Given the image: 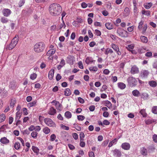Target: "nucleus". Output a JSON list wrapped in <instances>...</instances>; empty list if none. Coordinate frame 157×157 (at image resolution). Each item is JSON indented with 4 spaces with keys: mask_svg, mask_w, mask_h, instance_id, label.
Returning a JSON list of instances; mask_svg holds the SVG:
<instances>
[{
    "mask_svg": "<svg viewBox=\"0 0 157 157\" xmlns=\"http://www.w3.org/2000/svg\"><path fill=\"white\" fill-rule=\"evenodd\" d=\"M6 119V115L4 114H2L0 115V122L4 121Z\"/></svg>",
    "mask_w": 157,
    "mask_h": 157,
    "instance_id": "35",
    "label": "nucleus"
},
{
    "mask_svg": "<svg viewBox=\"0 0 157 157\" xmlns=\"http://www.w3.org/2000/svg\"><path fill=\"white\" fill-rule=\"evenodd\" d=\"M16 103V99L15 98H12L11 99L10 106L11 107L13 108Z\"/></svg>",
    "mask_w": 157,
    "mask_h": 157,
    "instance_id": "23",
    "label": "nucleus"
},
{
    "mask_svg": "<svg viewBox=\"0 0 157 157\" xmlns=\"http://www.w3.org/2000/svg\"><path fill=\"white\" fill-rule=\"evenodd\" d=\"M44 122L48 126L50 127H56V125L52 120L49 118H46L44 119Z\"/></svg>",
    "mask_w": 157,
    "mask_h": 157,
    "instance_id": "4",
    "label": "nucleus"
},
{
    "mask_svg": "<svg viewBox=\"0 0 157 157\" xmlns=\"http://www.w3.org/2000/svg\"><path fill=\"white\" fill-rule=\"evenodd\" d=\"M25 3V1L24 0H21L19 2L18 5L19 7H21L23 6Z\"/></svg>",
    "mask_w": 157,
    "mask_h": 157,
    "instance_id": "52",
    "label": "nucleus"
},
{
    "mask_svg": "<svg viewBox=\"0 0 157 157\" xmlns=\"http://www.w3.org/2000/svg\"><path fill=\"white\" fill-rule=\"evenodd\" d=\"M18 36L16 35L15 37H14V38L12 40L11 43H12L15 47L17 44L18 42Z\"/></svg>",
    "mask_w": 157,
    "mask_h": 157,
    "instance_id": "13",
    "label": "nucleus"
},
{
    "mask_svg": "<svg viewBox=\"0 0 157 157\" xmlns=\"http://www.w3.org/2000/svg\"><path fill=\"white\" fill-rule=\"evenodd\" d=\"M89 70L90 71H96L98 69V68L96 66L90 67L89 68Z\"/></svg>",
    "mask_w": 157,
    "mask_h": 157,
    "instance_id": "44",
    "label": "nucleus"
},
{
    "mask_svg": "<svg viewBox=\"0 0 157 157\" xmlns=\"http://www.w3.org/2000/svg\"><path fill=\"white\" fill-rule=\"evenodd\" d=\"M74 128L76 129V130L78 131H80L81 130V127L78 126L77 124H74Z\"/></svg>",
    "mask_w": 157,
    "mask_h": 157,
    "instance_id": "47",
    "label": "nucleus"
},
{
    "mask_svg": "<svg viewBox=\"0 0 157 157\" xmlns=\"http://www.w3.org/2000/svg\"><path fill=\"white\" fill-rule=\"evenodd\" d=\"M1 21L3 24L7 23L9 21V20L7 18L3 17H1L0 19Z\"/></svg>",
    "mask_w": 157,
    "mask_h": 157,
    "instance_id": "26",
    "label": "nucleus"
},
{
    "mask_svg": "<svg viewBox=\"0 0 157 157\" xmlns=\"http://www.w3.org/2000/svg\"><path fill=\"white\" fill-rule=\"evenodd\" d=\"M152 111L155 114H157V106H154L152 108Z\"/></svg>",
    "mask_w": 157,
    "mask_h": 157,
    "instance_id": "46",
    "label": "nucleus"
},
{
    "mask_svg": "<svg viewBox=\"0 0 157 157\" xmlns=\"http://www.w3.org/2000/svg\"><path fill=\"white\" fill-rule=\"evenodd\" d=\"M49 10L51 15L56 16L59 15L61 13L62 10V8L59 4L53 3L50 5Z\"/></svg>",
    "mask_w": 157,
    "mask_h": 157,
    "instance_id": "1",
    "label": "nucleus"
},
{
    "mask_svg": "<svg viewBox=\"0 0 157 157\" xmlns=\"http://www.w3.org/2000/svg\"><path fill=\"white\" fill-rule=\"evenodd\" d=\"M148 94L146 93H143L142 94L141 98L144 100H146L148 97Z\"/></svg>",
    "mask_w": 157,
    "mask_h": 157,
    "instance_id": "38",
    "label": "nucleus"
},
{
    "mask_svg": "<svg viewBox=\"0 0 157 157\" xmlns=\"http://www.w3.org/2000/svg\"><path fill=\"white\" fill-rule=\"evenodd\" d=\"M54 70L53 69H52L49 72L48 77L49 79L52 80L54 76Z\"/></svg>",
    "mask_w": 157,
    "mask_h": 157,
    "instance_id": "16",
    "label": "nucleus"
},
{
    "mask_svg": "<svg viewBox=\"0 0 157 157\" xmlns=\"http://www.w3.org/2000/svg\"><path fill=\"white\" fill-rule=\"evenodd\" d=\"M72 136L73 138L75 140H76L78 138V135L77 134L75 133H73Z\"/></svg>",
    "mask_w": 157,
    "mask_h": 157,
    "instance_id": "62",
    "label": "nucleus"
},
{
    "mask_svg": "<svg viewBox=\"0 0 157 157\" xmlns=\"http://www.w3.org/2000/svg\"><path fill=\"white\" fill-rule=\"evenodd\" d=\"M105 26L107 29L110 30L113 28V25L111 23H107L105 24Z\"/></svg>",
    "mask_w": 157,
    "mask_h": 157,
    "instance_id": "21",
    "label": "nucleus"
},
{
    "mask_svg": "<svg viewBox=\"0 0 157 157\" xmlns=\"http://www.w3.org/2000/svg\"><path fill=\"white\" fill-rule=\"evenodd\" d=\"M3 14L5 17H7L10 16L11 13V11L10 10L8 9H4L2 10Z\"/></svg>",
    "mask_w": 157,
    "mask_h": 157,
    "instance_id": "8",
    "label": "nucleus"
},
{
    "mask_svg": "<svg viewBox=\"0 0 157 157\" xmlns=\"http://www.w3.org/2000/svg\"><path fill=\"white\" fill-rule=\"evenodd\" d=\"M56 52V50L55 49H51L47 52V55L48 56H50L54 54Z\"/></svg>",
    "mask_w": 157,
    "mask_h": 157,
    "instance_id": "19",
    "label": "nucleus"
},
{
    "mask_svg": "<svg viewBox=\"0 0 157 157\" xmlns=\"http://www.w3.org/2000/svg\"><path fill=\"white\" fill-rule=\"evenodd\" d=\"M78 100L79 102L83 104L84 102V100L81 97H78Z\"/></svg>",
    "mask_w": 157,
    "mask_h": 157,
    "instance_id": "64",
    "label": "nucleus"
},
{
    "mask_svg": "<svg viewBox=\"0 0 157 157\" xmlns=\"http://www.w3.org/2000/svg\"><path fill=\"white\" fill-rule=\"evenodd\" d=\"M132 95L135 97H138L140 96V92L137 90H135L132 91Z\"/></svg>",
    "mask_w": 157,
    "mask_h": 157,
    "instance_id": "18",
    "label": "nucleus"
},
{
    "mask_svg": "<svg viewBox=\"0 0 157 157\" xmlns=\"http://www.w3.org/2000/svg\"><path fill=\"white\" fill-rule=\"evenodd\" d=\"M149 74L148 71L147 70H143L141 74V76L143 78H145L147 77Z\"/></svg>",
    "mask_w": 157,
    "mask_h": 157,
    "instance_id": "17",
    "label": "nucleus"
},
{
    "mask_svg": "<svg viewBox=\"0 0 157 157\" xmlns=\"http://www.w3.org/2000/svg\"><path fill=\"white\" fill-rule=\"evenodd\" d=\"M56 110L53 107H51L48 110V113L50 115H54L56 113Z\"/></svg>",
    "mask_w": 157,
    "mask_h": 157,
    "instance_id": "12",
    "label": "nucleus"
},
{
    "mask_svg": "<svg viewBox=\"0 0 157 157\" xmlns=\"http://www.w3.org/2000/svg\"><path fill=\"white\" fill-rule=\"evenodd\" d=\"M112 48L116 52L119 49L118 47L115 44H112Z\"/></svg>",
    "mask_w": 157,
    "mask_h": 157,
    "instance_id": "42",
    "label": "nucleus"
},
{
    "mask_svg": "<svg viewBox=\"0 0 157 157\" xmlns=\"http://www.w3.org/2000/svg\"><path fill=\"white\" fill-rule=\"evenodd\" d=\"M147 25L146 24H145L144 25V26L143 27V29H142V33L144 34L146 32L147 29Z\"/></svg>",
    "mask_w": 157,
    "mask_h": 157,
    "instance_id": "50",
    "label": "nucleus"
},
{
    "mask_svg": "<svg viewBox=\"0 0 157 157\" xmlns=\"http://www.w3.org/2000/svg\"><path fill=\"white\" fill-rule=\"evenodd\" d=\"M55 106H56V109L59 111H60L62 109V108L61 107V105L59 103V102L57 101L56 102V103L54 104Z\"/></svg>",
    "mask_w": 157,
    "mask_h": 157,
    "instance_id": "25",
    "label": "nucleus"
},
{
    "mask_svg": "<svg viewBox=\"0 0 157 157\" xmlns=\"http://www.w3.org/2000/svg\"><path fill=\"white\" fill-rule=\"evenodd\" d=\"M0 142L4 144H6L9 143V140L6 137L1 138L0 140Z\"/></svg>",
    "mask_w": 157,
    "mask_h": 157,
    "instance_id": "15",
    "label": "nucleus"
},
{
    "mask_svg": "<svg viewBox=\"0 0 157 157\" xmlns=\"http://www.w3.org/2000/svg\"><path fill=\"white\" fill-rule=\"evenodd\" d=\"M61 127L63 129L66 130H68L69 128V127L66 126L63 124H61Z\"/></svg>",
    "mask_w": 157,
    "mask_h": 157,
    "instance_id": "57",
    "label": "nucleus"
},
{
    "mask_svg": "<svg viewBox=\"0 0 157 157\" xmlns=\"http://www.w3.org/2000/svg\"><path fill=\"white\" fill-rule=\"evenodd\" d=\"M143 22L142 21H141L139 23V25L138 26V29H140L141 30L142 28V26L143 25Z\"/></svg>",
    "mask_w": 157,
    "mask_h": 157,
    "instance_id": "59",
    "label": "nucleus"
},
{
    "mask_svg": "<svg viewBox=\"0 0 157 157\" xmlns=\"http://www.w3.org/2000/svg\"><path fill=\"white\" fill-rule=\"evenodd\" d=\"M21 116V113L20 112H17L16 113L15 120L19 119Z\"/></svg>",
    "mask_w": 157,
    "mask_h": 157,
    "instance_id": "43",
    "label": "nucleus"
},
{
    "mask_svg": "<svg viewBox=\"0 0 157 157\" xmlns=\"http://www.w3.org/2000/svg\"><path fill=\"white\" fill-rule=\"evenodd\" d=\"M122 148L125 150H128L130 147V145L128 143H124L121 145Z\"/></svg>",
    "mask_w": 157,
    "mask_h": 157,
    "instance_id": "9",
    "label": "nucleus"
},
{
    "mask_svg": "<svg viewBox=\"0 0 157 157\" xmlns=\"http://www.w3.org/2000/svg\"><path fill=\"white\" fill-rule=\"evenodd\" d=\"M140 39L141 41L143 43H146L148 41L147 38L144 36H140Z\"/></svg>",
    "mask_w": 157,
    "mask_h": 157,
    "instance_id": "22",
    "label": "nucleus"
},
{
    "mask_svg": "<svg viewBox=\"0 0 157 157\" xmlns=\"http://www.w3.org/2000/svg\"><path fill=\"white\" fill-rule=\"evenodd\" d=\"M139 72V68L136 66H134L131 68V73L132 74H137Z\"/></svg>",
    "mask_w": 157,
    "mask_h": 157,
    "instance_id": "10",
    "label": "nucleus"
},
{
    "mask_svg": "<svg viewBox=\"0 0 157 157\" xmlns=\"http://www.w3.org/2000/svg\"><path fill=\"white\" fill-rule=\"evenodd\" d=\"M118 87L121 89H124L126 87V85L123 82H118L117 83Z\"/></svg>",
    "mask_w": 157,
    "mask_h": 157,
    "instance_id": "24",
    "label": "nucleus"
},
{
    "mask_svg": "<svg viewBox=\"0 0 157 157\" xmlns=\"http://www.w3.org/2000/svg\"><path fill=\"white\" fill-rule=\"evenodd\" d=\"M56 136L55 134H52L50 136V140L51 141H53L55 140Z\"/></svg>",
    "mask_w": 157,
    "mask_h": 157,
    "instance_id": "51",
    "label": "nucleus"
},
{
    "mask_svg": "<svg viewBox=\"0 0 157 157\" xmlns=\"http://www.w3.org/2000/svg\"><path fill=\"white\" fill-rule=\"evenodd\" d=\"M45 48V45L43 42H38L36 43L34 46V51L36 53L42 52Z\"/></svg>",
    "mask_w": 157,
    "mask_h": 157,
    "instance_id": "2",
    "label": "nucleus"
},
{
    "mask_svg": "<svg viewBox=\"0 0 157 157\" xmlns=\"http://www.w3.org/2000/svg\"><path fill=\"white\" fill-rule=\"evenodd\" d=\"M95 34L97 36H100L101 35V32L98 29H96L95 30Z\"/></svg>",
    "mask_w": 157,
    "mask_h": 157,
    "instance_id": "58",
    "label": "nucleus"
},
{
    "mask_svg": "<svg viewBox=\"0 0 157 157\" xmlns=\"http://www.w3.org/2000/svg\"><path fill=\"white\" fill-rule=\"evenodd\" d=\"M154 122L155 121L153 120L148 119L145 121V123L147 124H149Z\"/></svg>",
    "mask_w": 157,
    "mask_h": 157,
    "instance_id": "49",
    "label": "nucleus"
},
{
    "mask_svg": "<svg viewBox=\"0 0 157 157\" xmlns=\"http://www.w3.org/2000/svg\"><path fill=\"white\" fill-rule=\"evenodd\" d=\"M36 74L35 73H33L31 74L30 76V78L31 79L34 80L36 77Z\"/></svg>",
    "mask_w": 157,
    "mask_h": 157,
    "instance_id": "55",
    "label": "nucleus"
},
{
    "mask_svg": "<svg viewBox=\"0 0 157 157\" xmlns=\"http://www.w3.org/2000/svg\"><path fill=\"white\" fill-rule=\"evenodd\" d=\"M113 52V50L109 48H107L105 52V54L106 55H108L109 53L112 54Z\"/></svg>",
    "mask_w": 157,
    "mask_h": 157,
    "instance_id": "37",
    "label": "nucleus"
},
{
    "mask_svg": "<svg viewBox=\"0 0 157 157\" xmlns=\"http://www.w3.org/2000/svg\"><path fill=\"white\" fill-rule=\"evenodd\" d=\"M127 81L129 86L131 87L136 86L137 84V81L134 78L130 77L127 78Z\"/></svg>",
    "mask_w": 157,
    "mask_h": 157,
    "instance_id": "3",
    "label": "nucleus"
},
{
    "mask_svg": "<svg viewBox=\"0 0 157 157\" xmlns=\"http://www.w3.org/2000/svg\"><path fill=\"white\" fill-rule=\"evenodd\" d=\"M91 57H87L85 60V62L86 64H89L90 63H92L94 61H95Z\"/></svg>",
    "mask_w": 157,
    "mask_h": 157,
    "instance_id": "20",
    "label": "nucleus"
},
{
    "mask_svg": "<svg viewBox=\"0 0 157 157\" xmlns=\"http://www.w3.org/2000/svg\"><path fill=\"white\" fill-rule=\"evenodd\" d=\"M71 91L69 88H66L64 91V94L66 96H69L71 94Z\"/></svg>",
    "mask_w": 157,
    "mask_h": 157,
    "instance_id": "31",
    "label": "nucleus"
},
{
    "mask_svg": "<svg viewBox=\"0 0 157 157\" xmlns=\"http://www.w3.org/2000/svg\"><path fill=\"white\" fill-rule=\"evenodd\" d=\"M106 7L108 9H112L111 7V2H106Z\"/></svg>",
    "mask_w": 157,
    "mask_h": 157,
    "instance_id": "54",
    "label": "nucleus"
},
{
    "mask_svg": "<svg viewBox=\"0 0 157 157\" xmlns=\"http://www.w3.org/2000/svg\"><path fill=\"white\" fill-rule=\"evenodd\" d=\"M113 155L114 156L117 157H120L121 154V151L118 149H115L113 151Z\"/></svg>",
    "mask_w": 157,
    "mask_h": 157,
    "instance_id": "11",
    "label": "nucleus"
},
{
    "mask_svg": "<svg viewBox=\"0 0 157 157\" xmlns=\"http://www.w3.org/2000/svg\"><path fill=\"white\" fill-rule=\"evenodd\" d=\"M65 116L67 118L69 119L71 117L72 114L69 111H67L65 113Z\"/></svg>",
    "mask_w": 157,
    "mask_h": 157,
    "instance_id": "32",
    "label": "nucleus"
},
{
    "mask_svg": "<svg viewBox=\"0 0 157 157\" xmlns=\"http://www.w3.org/2000/svg\"><path fill=\"white\" fill-rule=\"evenodd\" d=\"M140 152L143 156H146L147 155V151L144 147H142L140 149Z\"/></svg>",
    "mask_w": 157,
    "mask_h": 157,
    "instance_id": "14",
    "label": "nucleus"
},
{
    "mask_svg": "<svg viewBox=\"0 0 157 157\" xmlns=\"http://www.w3.org/2000/svg\"><path fill=\"white\" fill-rule=\"evenodd\" d=\"M78 119L79 121H83L85 119V117L82 115H78L77 116Z\"/></svg>",
    "mask_w": 157,
    "mask_h": 157,
    "instance_id": "56",
    "label": "nucleus"
},
{
    "mask_svg": "<svg viewBox=\"0 0 157 157\" xmlns=\"http://www.w3.org/2000/svg\"><path fill=\"white\" fill-rule=\"evenodd\" d=\"M36 101H32V102L29 103L28 104V106L29 107L35 106L36 105Z\"/></svg>",
    "mask_w": 157,
    "mask_h": 157,
    "instance_id": "29",
    "label": "nucleus"
},
{
    "mask_svg": "<svg viewBox=\"0 0 157 157\" xmlns=\"http://www.w3.org/2000/svg\"><path fill=\"white\" fill-rule=\"evenodd\" d=\"M20 144L18 142H16L15 143L14 145V147L16 150H18L20 148Z\"/></svg>",
    "mask_w": 157,
    "mask_h": 157,
    "instance_id": "41",
    "label": "nucleus"
},
{
    "mask_svg": "<svg viewBox=\"0 0 157 157\" xmlns=\"http://www.w3.org/2000/svg\"><path fill=\"white\" fill-rule=\"evenodd\" d=\"M153 141L155 143H157V135L156 134L154 135L153 136Z\"/></svg>",
    "mask_w": 157,
    "mask_h": 157,
    "instance_id": "63",
    "label": "nucleus"
},
{
    "mask_svg": "<svg viewBox=\"0 0 157 157\" xmlns=\"http://www.w3.org/2000/svg\"><path fill=\"white\" fill-rule=\"evenodd\" d=\"M103 123L105 125H109L110 124V122L107 120H105L103 121Z\"/></svg>",
    "mask_w": 157,
    "mask_h": 157,
    "instance_id": "61",
    "label": "nucleus"
},
{
    "mask_svg": "<svg viewBox=\"0 0 157 157\" xmlns=\"http://www.w3.org/2000/svg\"><path fill=\"white\" fill-rule=\"evenodd\" d=\"M59 27L60 29H61L63 28L64 29L65 28L66 25L64 23L63 21V23L60 25Z\"/></svg>",
    "mask_w": 157,
    "mask_h": 157,
    "instance_id": "53",
    "label": "nucleus"
},
{
    "mask_svg": "<svg viewBox=\"0 0 157 157\" xmlns=\"http://www.w3.org/2000/svg\"><path fill=\"white\" fill-rule=\"evenodd\" d=\"M117 32L120 36L124 37L128 36L127 32L121 29H118L117 30Z\"/></svg>",
    "mask_w": 157,
    "mask_h": 157,
    "instance_id": "5",
    "label": "nucleus"
},
{
    "mask_svg": "<svg viewBox=\"0 0 157 157\" xmlns=\"http://www.w3.org/2000/svg\"><path fill=\"white\" fill-rule=\"evenodd\" d=\"M152 5V4L150 2L144 4V6L146 9H149L151 7Z\"/></svg>",
    "mask_w": 157,
    "mask_h": 157,
    "instance_id": "34",
    "label": "nucleus"
},
{
    "mask_svg": "<svg viewBox=\"0 0 157 157\" xmlns=\"http://www.w3.org/2000/svg\"><path fill=\"white\" fill-rule=\"evenodd\" d=\"M117 141V139L116 138L114 140H113L112 141L110 142V143H109V144L108 147H112L113 145V144H116Z\"/></svg>",
    "mask_w": 157,
    "mask_h": 157,
    "instance_id": "36",
    "label": "nucleus"
},
{
    "mask_svg": "<svg viewBox=\"0 0 157 157\" xmlns=\"http://www.w3.org/2000/svg\"><path fill=\"white\" fill-rule=\"evenodd\" d=\"M105 105L108 107L109 109H110L112 107V104L109 101H107L105 102Z\"/></svg>",
    "mask_w": 157,
    "mask_h": 157,
    "instance_id": "39",
    "label": "nucleus"
},
{
    "mask_svg": "<svg viewBox=\"0 0 157 157\" xmlns=\"http://www.w3.org/2000/svg\"><path fill=\"white\" fill-rule=\"evenodd\" d=\"M140 113L144 117H145L147 116V114L146 113L145 109H141L140 112Z\"/></svg>",
    "mask_w": 157,
    "mask_h": 157,
    "instance_id": "40",
    "label": "nucleus"
},
{
    "mask_svg": "<svg viewBox=\"0 0 157 157\" xmlns=\"http://www.w3.org/2000/svg\"><path fill=\"white\" fill-rule=\"evenodd\" d=\"M32 149L34 152L36 153L37 154H38L39 150L37 147L33 146L32 147Z\"/></svg>",
    "mask_w": 157,
    "mask_h": 157,
    "instance_id": "33",
    "label": "nucleus"
},
{
    "mask_svg": "<svg viewBox=\"0 0 157 157\" xmlns=\"http://www.w3.org/2000/svg\"><path fill=\"white\" fill-rule=\"evenodd\" d=\"M8 95L7 91L5 89H0V97L2 98H5Z\"/></svg>",
    "mask_w": 157,
    "mask_h": 157,
    "instance_id": "6",
    "label": "nucleus"
},
{
    "mask_svg": "<svg viewBox=\"0 0 157 157\" xmlns=\"http://www.w3.org/2000/svg\"><path fill=\"white\" fill-rule=\"evenodd\" d=\"M38 133L36 132H33L31 133V136L34 138H36Z\"/></svg>",
    "mask_w": 157,
    "mask_h": 157,
    "instance_id": "48",
    "label": "nucleus"
},
{
    "mask_svg": "<svg viewBox=\"0 0 157 157\" xmlns=\"http://www.w3.org/2000/svg\"><path fill=\"white\" fill-rule=\"evenodd\" d=\"M133 11L135 14H137L138 13V9L136 6H133Z\"/></svg>",
    "mask_w": 157,
    "mask_h": 157,
    "instance_id": "60",
    "label": "nucleus"
},
{
    "mask_svg": "<svg viewBox=\"0 0 157 157\" xmlns=\"http://www.w3.org/2000/svg\"><path fill=\"white\" fill-rule=\"evenodd\" d=\"M75 58L73 56H69L67 57L66 61L70 64H73Z\"/></svg>",
    "mask_w": 157,
    "mask_h": 157,
    "instance_id": "7",
    "label": "nucleus"
},
{
    "mask_svg": "<svg viewBox=\"0 0 157 157\" xmlns=\"http://www.w3.org/2000/svg\"><path fill=\"white\" fill-rule=\"evenodd\" d=\"M149 85L152 87H155L157 86L156 82L154 81H151L149 82Z\"/></svg>",
    "mask_w": 157,
    "mask_h": 157,
    "instance_id": "30",
    "label": "nucleus"
},
{
    "mask_svg": "<svg viewBox=\"0 0 157 157\" xmlns=\"http://www.w3.org/2000/svg\"><path fill=\"white\" fill-rule=\"evenodd\" d=\"M43 131L46 134H48L50 132V129L48 127H45L43 128Z\"/></svg>",
    "mask_w": 157,
    "mask_h": 157,
    "instance_id": "27",
    "label": "nucleus"
},
{
    "mask_svg": "<svg viewBox=\"0 0 157 157\" xmlns=\"http://www.w3.org/2000/svg\"><path fill=\"white\" fill-rule=\"evenodd\" d=\"M142 13L143 15H145L146 16H149L150 15V11L148 10H142Z\"/></svg>",
    "mask_w": 157,
    "mask_h": 157,
    "instance_id": "28",
    "label": "nucleus"
},
{
    "mask_svg": "<svg viewBox=\"0 0 157 157\" xmlns=\"http://www.w3.org/2000/svg\"><path fill=\"white\" fill-rule=\"evenodd\" d=\"M13 45V44L11 42L9 45L8 46H7V48L9 50H11L15 47V46Z\"/></svg>",
    "mask_w": 157,
    "mask_h": 157,
    "instance_id": "45",
    "label": "nucleus"
}]
</instances>
